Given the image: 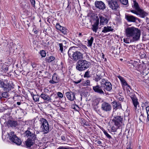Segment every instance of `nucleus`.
Instances as JSON below:
<instances>
[{
    "label": "nucleus",
    "instance_id": "57",
    "mask_svg": "<svg viewBox=\"0 0 149 149\" xmlns=\"http://www.w3.org/2000/svg\"><path fill=\"white\" fill-rule=\"evenodd\" d=\"M33 31L34 32V33L35 34H37L38 32V31L36 30H33Z\"/></svg>",
    "mask_w": 149,
    "mask_h": 149
},
{
    "label": "nucleus",
    "instance_id": "25",
    "mask_svg": "<svg viewBox=\"0 0 149 149\" xmlns=\"http://www.w3.org/2000/svg\"><path fill=\"white\" fill-rule=\"evenodd\" d=\"M40 97L44 100L46 101V102L48 103V99L49 95H47V94L45 93H42L40 95Z\"/></svg>",
    "mask_w": 149,
    "mask_h": 149
},
{
    "label": "nucleus",
    "instance_id": "42",
    "mask_svg": "<svg viewBox=\"0 0 149 149\" xmlns=\"http://www.w3.org/2000/svg\"><path fill=\"white\" fill-rule=\"evenodd\" d=\"M103 132L104 134L109 139L111 138V136L109 135L104 130L103 131Z\"/></svg>",
    "mask_w": 149,
    "mask_h": 149
},
{
    "label": "nucleus",
    "instance_id": "61",
    "mask_svg": "<svg viewBox=\"0 0 149 149\" xmlns=\"http://www.w3.org/2000/svg\"><path fill=\"white\" fill-rule=\"evenodd\" d=\"M127 149H131V148L130 147V146H127Z\"/></svg>",
    "mask_w": 149,
    "mask_h": 149
},
{
    "label": "nucleus",
    "instance_id": "55",
    "mask_svg": "<svg viewBox=\"0 0 149 149\" xmlns=\"http://www.w3.org/2000/svg\"><path fill=\"white\" fill-rule=\"evenodd\" d=\"M118 100L120 101H123V98L121 97H119L118 98Z\"/></svg>",
    "mask_w": 149,
    "mask_h": 149
},
{
    "label": "nucleus",
    "instance_id": "52",
    "mask_svg": "<svg viewBox=\"0 0 149 149\" xmlns=\"http://www.w3.org/2000/svg\"><path fill=\"white\" fill-rule=\"evenodd\" d=\"M146 110L147 115L149 114V106H148L146 107Z\"/></svg>",
    "mask_w": 149,
    "mask_h": 149
},
{
    "label": "nucleus",
    "instance_id": "16",
    "mask_svg": "<svg viewBox=\"0 0 149 149\" xmlns=\"http://www.w3.org/2000/svg\"><path fill=\"white\" fill-rule=\"evenodd\" d=\"M56 28L60 30L61 32L64 34H66L68 32V31L65 27L61 26L58 23H57L56 26Z\"/></svg>",
    "mask_w": 149,
    "mask_h": 149
},
{
    "label": "nucleus",
    "instance_id": "48",
    "mask_svg": "<svg viewBox=\"0 0 149 149\" xmlns=\"http://www.w3.org/2000/svg\"><path fill=\"white\" fill-rule=\"evenodd\" d=\"M123 41L124 42L126 43H129V38H124L123 39Z\"/></svg>",
    "mask_w": 149,
    "mask_h": 149
},
{
    "label": "nucleus",
    "instance_id": "38",
    "mask_svg": "<svg viewBox=\"0 0 149 149\" xmlns=\"http://www.w3.org/2000/svg\"><path fill=\"white\" fill-rule=\"evenodd\" d=\"M120 1L122 4L125 5H128V0H120Z\"/></svg>",
    "mask_w": 149,
    "mask_h": 149
},
{
    "label": "nucleus",
    "instance_id": "51",
    "mask_svg": "<svg viewBox=\"0 0 149 149\" xmlns=\"http://www.w3.org/2000/svg\"><path fill=\"white\" fill-rule=\"evenodd\" d=\"M61 138L63 141H65L66 140V139L64 136H61Z\"/></svg>",
    "mask_w": 149,
    "mask_h": 149
},
{
    "label": "nucleus",
    "instance_id": "39",
    "mask_svg": "<svg viewBox=\"0 0 149 149\" xmlns=\"http://www.w3.org/2000/svg\"><path fill=\"white\" fill-rule=\"evenodd\" d=\"M145 117L144 116V114L141 113L139 117V119L140 121L143 122L144 120Z\"/></svg>",
    "mask_w": 149,
    "mask_h": 149
},
{
    "label": "nucleus",
    "instance_id": "43",
    "mask_svg": "<svg viewBox=\"0 0 149 149\" xmlns=\"http://www.w3.org/2000/svg\"><path fill=\"white\" fill-rule=\"evenodd\" d=\"M84 77H90V76L89 75V72L88 71H87L85 72V73L84 75Z\"/></svg>",
    "mask_w": 149,
    "mask_h": 149
},
{
    "label": "nucleus",
    "instance_id": "24",
    "mask_svg": "<svg viewBox=\"0 0 149 149\" xmlns=\"http://www.w3.org/2000/svg\"><path fill=\"white\" fill-rule=\"evenodd\" d=\"M7 124L8 126L15 127L17 125V123L16 121L10 120L8 122Z\"/></svg>",
    "mask_w": 149,
    "mask_h": 149
},
{
    "label": "nucleus",
    "instance_id": "8",
    "mask_svg": "<svg viewBox=\"0 0 149 149\" xmlns=\"http://www.w3.org/2000/svg\"><path fill=\"white\" fill-rule=\"evenodd\" d=\"M0 87L3 88L5 91H9L13 88L11 84L7 82H3L0 80Z\"/></svg>",
    "mask_w": 149,
    "mask_h": 149
},
{
    "label": "nucleus",
    "instance_id": "33",
    "mask_svg": "<svg viewBox=\"0 0 149 149\" xmlns=\"http://www.w3.org/2000/svg\"><path fill=\"white\" fill-rule=\"evenodd\" d=\"M1 95L2 97L3 98H7L9 97V94L7 91L3 92L2 93Z\"/></svg>",
    "mask_w": 149,
    "mask_h": 149
},
{
    "label": "nucleus",
    "instance_id": "45",
    "mask_svg": "<svg viewBox=\"0 0 149 149\" xmlns=\"http://www.w3.org/2000/svg\"><path fill=\"white\" fill-rule=\"evenodd\" d=\"M58 97H59L60 98H61L63 97V95L62 93L61 92H58L57 93V95H56Z\"/></svg>",
    "mask_w": 149,
    "mask_h": 149
},
{
    "label": "nucleus",
    "instance_id": "10",
    "mask_svg": "<svg viewBox=\"0 0 149 149\" xmlns=\"http://www.w3.org/2000/svg\"><path fill=\"white\" fill-rule=\"evenodd\" d=\"M35 132H32L30 129L28 128V130L26 131L25 132L26 136L28 139L30 140H35L36 138L35 135Z\"/></svg>",
    "mask_w": 149,
    "mask_h": 149
},
{
    "label": "nucleus",
    "instance_id": "19",
    "mask_svg": "<svg viewBox=\"0 0 149 149\" xmlns=\"http://www.w3.org/2000/svg\"><path fill=\"white\" fill-rule=\"evenodd\" d=\"M59 80V78L57 74L54 73L53 75L52 80L49 81V82L51 84H54L58 83Z\"/></svg>",
    "mask_w": 149,
    "mask_h": 149
},
{
    "label": "nucleus",
    "instance_id": "54",
    "mask_svg": "<svg viewBox=\"0 0 149 149\" xmlns=\"http://www.w3.org/2000/svg\"><path fill=\"white\" fill-rule=\"evenodd\" d=\"M81 80L80 79V80H78L77 81H75L74 83L76 84H78L80 83L81 82Z\"/></svg>",
    "mask_w": 149,
    "mask_h": 149
},
{
    "label": "nucleus",
    "instance_id": "41",
    "mask_svg": "<svg viewBox=\"0 0 149 149\" xmlns=\"http://www.w3.org/2000/svg\"><path fill=\"white\" fill-rule=\"evenodd\" d=\"M40 54L41 56L43 57H45L46 55L45 51L43 50H42L40 51Z\"/></svg>",
    "mask_w": 149,
    "mask_h": 149
},
{
    "label": "nucleus",
    "instance_id": "26",
    "mask_svg": "<svg viewBox=\"0 0 149 149\" xmlns=\"http://www.w3.org/2000/svg\"><path fill=\"white\" fill-rule=\"evenodd\" d=\"M113 30V29H112V28L111 26H105L104 27L103 29L102 30V32L104 33H106L108 32L112 31Z\"/></svg>",
    "mask_w": 149,
    "mask_h": 149
},
{
    "label": "nucleus",
    "instance_id": "27",
    "mask_svg": "<svg viewBox=\"0 0 149 149\" xmlns=\"http://www.w3.org/2000/svg\"><path fill=\"white\" fill-rule=\"evenodd\" d=\"M66 43V42H64L63 43H59L58 44V45L60 47L59 49L61 52H62L63 51V47L65 48H66V46L65 45Z\"/></svg>",
    "mask_w": 149,
    "mask_h": 149
},
{
    "label": "nucleus",
    "instance_id": "34",
    "mask_svg": "<svg viewBox=\"0 0 149 149\" xmlns=\"http://www.w3.org/2000/svg\"><path fill=\"white\" fill-rule=\"evenodd\" d=\"M112 120L114 122V125L117 127V128H119L120 126L121 123H122L116 121L112 119Z\"/></svg>",
    "mask_w": 149,
    "mask_h": 149
},
{
    "label": "nucleus",
    "instance_id": "9",
    "mask_svg": "<svg viewBox=\"0 0 149 149\" xmlns=\"http://www.w3.org/2000/svg\"><path fill=\"white\" fill-rule=\"evenodd\" d=\"M130 96L134 106V109L135 110H136L137 107H139V106L138 100L134 94H131Z\"/></svg>",
    "mask_w": 149,
    "mask_h": 149
},
{
    "label": "nucleus",
    "instance_id": "53",
    "mask_svg": "<svg viewBox=\"0 0 149 149\" xmlns=\"http://www.w3.org/2000/svg\"><path fill=\"white\" fill-rule=\"evenodd\" d=\"M141 110L140 109H138L137 111H136V114H139V113L140 114L141 113Z\"/></svg>",
    "mask_w": 149,
    "mask_h": 149
},
{
    "label": "nucleus",
    "instance_id": "49",
    "mask_svg": "<svg viewBox=\"0 0 149 149\" xmlns=\"http://www.w3.org/2000/svg\"><path fill=\"white\" fill-rule=\"evenodd\" d=\"M118 128L117 127H114L113 126L111 127V130L113 132H116Z\"/></svg>",
    "mask_w": 149,
    "mask_h": 149
},
{
    "label": "nucleus",
    "instance_id": "4",
    "mask_svg": "<svg viewBox=\"0 0 149 149\" xmlns=\"http://www.w3.org/2000/svg\"><path fill=\"white\" fill-rule=\"evenodd\" d=\"M90 63L85 60H80L77 62L76 69L79 71H83L88 68Z\"/></svg>",
    "mask_w": 149,
    "mask_h": 149
},
{
    "label": "nucleus",
    "instance_id": "59",
    "mask_svg": "<svg viewBox=\"0 0 149 149\" xmlns=\"http://www.w3.org/2000/svg\"><path fill=\"white\" fill-rule=\"evenodd\" d=\"M147 118L148 121H149V114L147 115Z\"/></svg>",
    "mask_w": 149,
    "mask_h": 149
},
{
    "label": "nucleus",
    "instance_id": "12",
    "mask_svg": "<svg viewBox=\"0 0 149 149\" xmlns=\"http://www.w3.org/2000/svg\"><path fill=\"white\" fill-rule=\"evenodd\" d=\"M95 5L96 7L101 10H104L106 8L105 4L101 1H96Z\"/></svg>",
    "mask_w": 149,
    "mask_h": 149
},
{
    "label": "nucleus",
    "instance_id": "56",
    "mask_svg": "<svg viewBox=\"0 0 149 149\" xmlns=\"http://www.w3.org/2000/svg\"><path fill=\"white\" fill-rule=\"evenodd\" d=\"M34 132H35V134H38L39 133V132L38 131V130H35L34 131Z\"/></svg>",
    "mask_w": 149,
    "mask_h": 149
},
{
    "label": "nucleus",
    "instance_id": "21",
    "mask_svg": "<svg viewBox=\"0 0 149 149\" xmlns=\"http://www.w3.org/2000/svg\"><path fill=\"white\" fill-rule=\"evenodd\" d=\"M99 24V18L97 19L94 24L92 25L91 29L95 32L96 33L98 29V26Z\"/></svg>",
    "mask_w": 149,
    "mask_h": 149
},
{
    "label": "nucleus",
    "instance_id": "6",
    "mask_svg": "<svg viewBox=\"0 0 149 149\" xmlns=\"http://www.w3.org/2000/svg\"><path fill=\"white\" fill-rule=\"evenodd\" d=\"M108 3L109 8L112 10L118 11L119 10V6L117 0H109Z\"/></svg>",
    "mask_w": 149,
    "mask_h": 149
},
{
    "label": "nucleus",
    "instance_id": "1",
    "mask_svg": "<svg viewBox=\"0 0 149 149\" xmlns=\"http://www.w3.org/2000/svg\"><path fill=\"white\" fill-rule=\"evenodd\" d=\"M125 34L127 37H132L133 41H135L139 40L141 35V31L138 29L132 26L126 29Z\"/></svg>",
    "mask_w": 149,
    "mask_h": 149
},
{
    "label": "nucleus",
    "instance_id": "36",
    "mask_svg": "<svg viewBox=\"0 0 149 149\" xmlns=\"http://www.w3.org/2000/svg\"><path fill=\"white\" fill-rule=\"evenodd\" d=\"M102 77L100 75H96V76L94 77L93 79L96 82H98L101 79Z\"/></svg>",
    "mask_w": 149,
    "mask_h": 149
},
{
    "label": "nucleus",
    "instance_id": "14",
    "mask_svg": "<svg viewBox=\"0 0 149 149\" xmlns=\"http://www.w3.org/2000/svg\"><path fill=\"white\" fill-rule=\"evenodd\" d=\"M65 95L68 100L71 101L74 100L76 99L75 93L72 91H70L66 93Z\"/></svg>",
    "mask_w": 149,
    "mask_h": 149
},
{
    "label": "nucleus",
    "instance_id": "2",
    "mask_svg": "<svg viewBox=\"0 0 149 149\" xmlns=\"http://www.w3.org/2000/svg\"><path fill=\"white\" fill-rule=\"evenodd\" d=\"M78 47L75 46L71 47L68 50V53L69 56H72L71 58L77 61L78 60L82 59L83 58V54L81 51L83 49H80V51L77 50Z\"/></svg>",
    "mask_w": 149,
    "mask_h": 149
},
{
    "label": "nucleus",
    "instance_id": "47",
    "mask_svg": "<svg viewBox=\"0 0 149 149\" xmlns=\"http://www.w3.org/2000/svg\"><path fill=\"white\" fill-rule=\"evenodd\" d=\"M30 1L32 5L35 7V0H30Z\"/></svg>",
    "mask_w": 149,
    "mask_h": 149
},
{
    "label": "nucleus",
    "instance_id": "3",
    "mask_svg": "<svg viewBox=\"0 0 149 149\" xmlns=\"http://www.w3.org/2000/svg\"><path fill=\"white\" fill-rule=\"evenodd\" d=\"M132 7L135 10H131L130 11L137 15H139L140 17L144 18L147 15L146 12L140 8L138 3L136 0H133Z\"/></svg>",
    "mask_w": 149,
    "mask_h": 149
},
{
    "label": "nucleus",
    "instance_id": "35",
    "mask_svg": "<svg viewBox=\"0 0 149 149\" xmlns=\"http://www.w3.org/2000/svg\"><path fill=\"white\" fill-rule=\"evenodd\" d=\"M108 81L104 79H102L101 80V81L100 82V85L101 87H103L104 85L107 82H108Z\"/></svg>",
    "mask_w": 149,
    "mask_h": 149
},
{
    "label": "nucleus",
    "instance_id": "17",
    "mask_svg": "<svg viewBox=\"0 0 149 149\" xmlns=\"http://www.w3.org/2000/svg\"><path fill=\"white\" fill-rule=\"evenodd\" d=\"M111 103L113 108V114L114 111H116L118 109H122L121 105L120 103L116 101H114Z\"/></svg>",
    "mask_w": 149,
    "mask_h": 149
},
{
    "label": "nucleus",
    "instance_id": "13",
    "mask_svg": "<svg viewBox=\"0 0 149 149\" xmlns=\"http://www.w3.org/2000/svg\"><path fill=\"white\" fill-rule=\"evenodd\" d=\"M98 17L100 19V25H104L107 24L108 22V20L102 14H99Z\"/></svg>",
    "mask_w": 149,
    "mask_h": 149
},
{
    "label": "nucleus",
    "instance_id": "40",
    "mask_svg": "<svg viewBox=\"0 0 149 149\" xmlns=\"http://www.w3.org/2000/svg\"><path fill=\"white\" fill-rule=\"evenodd\" d=\"M90 81L89 80L85 81L84 82L83 84L84 86L89 85L90 84Z\"/></svg>",
    "mask_w": 149,
    "mask_h": 149
},
{
    "label": "nucleus",
    "instance_id": "32",
    "mask_svg": "<svg viewBox=\"0 0 149 149\" xmlns=\"http://www.w3.org/2000/svg\"><path fill=\"white\" fill-rule=\"evenodd\" d=\"M33 96V99L35 102H38L39 101V96L38 95H33L31 94Z\"/></svg>",
    "mask_w": 149,
    "mask_h": 149
},
{
    "label": "nucleus",
    "instance_id": "15",
    "mask_svg": "<svg viewBox=\"0 0 149 149\" xmlns=\"http://www.w3.org/2000/svg\"><path fill=\"white\" fill-rule=\"evenodd\" d=\"M125 18L129 22H135L137 20H140L138 18L131 15H125Z\"/></svg>",
    "mask_w": 149,
    "mask_h": 149
},
{
    "label": "nucleus",
    "instance_id": "50",
    "mask_svg": "<svg viewBox=\"0 0 149 149\" xmlns=\"http://www.w3.org/2000/svg\"><path fill=\"white\" fill-rule=\"evenodd\" d=\"M31 65L33 68H35L36 67V65L34 63H31Z\"/></svg>",
    "mask_w": 149,
    "mask_h": 149
},
{
    "label": "nucleus",
    "instance_id": "37",
    "mask_svg": "<svg viewBox=\"0 0 149 149\" xmlns=\"http://www.w3.org/2000/svg\"><path fill=\"white\" fill-rule=\"evenodd\" d=\"M140 57L141 58H145L146 56V54L145 52H140L139 54Z\"/></svg>",
    "mask_w": 149,
    "mask_h": 149
},
{
    "label": "nucleus",
    "instance_id": "63",
    "mask_svg": "<svg viewBox=\"0 0 149 149\" xmlns=\"http://www.w3.org/2000/svg\"><path fill=\"white\" fill-rule=\"evenodd\" d=\"M47 21L48 22H49V19H48L47 20Z\"/></svg>",
    "mask_w": 149,
    "mask_h": 149
},
{
    "label": "nucleus",
    "instance_id": "7",
    "mask_svg": "<svg viewBox=\"0 0 149 149\" xmlns=\"http://www.w3.org/2000/svg\"><path fill=\"white\" fill-rule=\"evenodd\" d=\"M9 139L12 142L15 143L17 145H20L21 144L22 141L20 139L14 134L13 132H10L8 134Z\"/></svg>",
    "mask_w": 149,
    "mask_h": 149
},
{
    "label": "nucleus",
    "instance_id": "46",
    "mask_svg": "<svg viewBox=\"0 0 149 149\" xmlns=\"http://www.w3.org/2000/svg\"><path fill=\"white\" fill-rule=\"evenodd\" d=\"M8 70V67L7 66L3 67V70L5 72H7Z\"/></svg>",
    "mask_w": 149,
    "mask_h": 149
},
{
    "label": "nucleus",
    "instance_id": "20",
    "mask_svg": "<svg viewBox=\"0 0 149 149\" xmlns=\"http://www.w3.org/2000/svg\"><path fill=\"white\" fill-rule=\"evenodd\" d=\"M58 98V96L55 94H52L49 95L48 103H53L55 102Z\"/></svg>",
    "mask_w": 149,
    "mask_h": 149
},
{
    "label": "nucleus",
    "instance_id": "29",
    "mask_svg": "<svg viewBox=\"0 0 149 149\" xmlns=\"http://www.w3.org/2000/svg\"><path fill=\"white\" fill-rule=\"evenodd\" d=\"M94 38L93 37H91L90 40H88V46L89 47H91L92 45Z\"/></svg>",
    "mask_w": 149,
    "mask_h": 149
},
{
    "label": "nucleus",
    "instance_id": "31",
    "mask_svg": "<svg viewBox=\"0 0 149 149\" xmlns=\"http://www.w3.org/2000/svg\"><path fill=\"white\" fill-rule=\"evenodd\" d=\"M34 140H30L28 139L26 143V145L28 147H30L33 145V142L32 141Z\"/></svg>",
    "mask_w": 149,
    "mask_h": 149
},
{
    "label": "nucleus",
    "instance_id": "62",
    "mask_svg": "<svg viewBox=\"0 0 149 149\" xmlns=\"http://www.w3.org/2000/svg\"><path fill=\"white\" fill-rule=\"evenodd\" d=\"M146 21H147V22H148V21H147V20H148V18H147V17H146Z\"/></svg>",
    "mask_w": 149,
    "mask_h": 149
},
{
    "label": "nucleus",
    "instance_id": "23",
    "mask_svg": "<svg viewBox=\"0 0 149 149\" xmlns=\"http://www.w3.org/2000/svg\"><path fill=\"white\" fill-rule=\"evenodd\" d=\"M105 90L107 91H110L112 89V85L111 83L108 82L106 83L103 86Z\"/></svg>",
    "mask_w": 149,
    "mask_h": 149
},
{
    "label": "nucleus",
    "instance_id": "58",
    "mask_svg": "<svg viewBox=\"0 0 149 149\" xmlns=\"http://www.w3.org/2000/svg\"><path fill=\"white\" fill-rule=\"evenodd\" d=\"M17 104L18 105H20L21 104V102H17Z\"/></svg>",
    "mask_w": 149,
    "mask_h": 149
},
{
    "label": "nucleus",
    "instance_id": "18",
    "mask_svg": "<svg viewBox=\"0 0 149 149\" xmlns=\"http://www.w3.org/2000/svg\"><path fill=\"white\" fill-rule=\"evenodd\" d=\"M101 86L97 85L96 86L93 87V88L94 91L100 94H104V92L102 89Z\"/></svg>",
    "mask_w": 149,
    "mask_h": 149
},
{
    "label": "nucleus",
    "instance_id": "5",
    "mask_svg": "<svg viewBox=\"0 0 149 149\" xmlns=\"http://www.w3.org/2000/svg\"><path fill=\"white\" fill-rule=\"evenodd\" d=\"M41 131L44 134L49 132V126L47 120L44 118H41L39 120Z\"/></svg>",
    "mask_w": 149,
    "mask_h": 149
},
{
    "label": "nucleus",
    "instance_id": "22",
    "mask_svg": "<svg viewBox=\"0 0 149 149\" xmlns=\"http://www.w3.org/2000/svg\"><path fill=\"white\" fill-rule=\"evenodd\" d=\"M118 78L120 80L122 86H127L128 87H130V86L127 84V82L124 78L120 76H118Z\"/></svg>",
    "mask_w": 149,
    "mask_h": 149
},
{
    "label": "nucleus",
    "instance_id": "60",
    "mask_svg": "<svg viewBox=\"0 0 149 149\" xmlns=\"http://www.w3.org/2000/svg\"><path fill=\"white\" fill-rule=\"evenodd\" d=\"M79 37H80V36H82V34H81V33H79Z\"/></svg>",
    "mask_w": 149,
    "mask_h": 149
},
{
    "label": "nucleus",
    "instance_id": "28",
    "mask_svg": "<svg viewBox=\"0 0 149 149\" xmlns=\"http://www.w3.org/2000/svg\"><path fill=\"white\" fill-rule=\"evenodd\" d=\"M123 118L121 116H117L114 117V118L113 119V120H114L116 121L120 122L122 123V121L123 120Z\"/></svg>",
    "mask_w": 149,
    "mask_h": 149
},
{
    "label": "nucleus",
    "instance_id": "64",
    "mask_svg": "<svg viewBox=\"0 0 149 149\" xmlns=\"http://www.w3.org/2000/svg\"><path fill=\"white\" fill-rule=\"evenodd\" d=\"M2 97H0V100L1 99Z\"/></svg>",
    "mask_w": 149,
    "mask_h": 149
},
{
    "label": "nucleus",
    "instance_id": "44",
    "mask_svg": "<svg viewBox=\"0 0 149 149\" xmlns=\"http://www.w3.org/2000/svg\"><path fill=\"white\" fill-rule=\"evenodd\" d=\"M96 144H97L98 146H101L102 142L101 140H97L95 141Z\"/></svg>",
    "mask_w": 149,
    "mask_h": 149
},
{
    "label": "nucleus",
    "instance_id": "30",
    "mask_svg": "<svg viewBox=\"0 0 149 149\" xmlns=\"http://www.w3.org/2000/svg\"><path fill=\"white\" fill-rule=\"evenodd\" d=\"M55 57L53 56H50L47 57L46 58V61L48 63H50L55 59Z\"/></svg>",
    "mask_w": 149,
    "mask_h": 149
},
{
    "label": "nucleus",
    "instance_id": "11",
    "mask_svg": "<svg viewBox=\"0 0 149 149\" xmlns=\"http://www.w3.org/2000/svg\"><path fill=\"white\" fill-rule=\"evenodd\" d=\"M101 108L104 111L109 112L111 110L112 107L109 103L106 102H104L101 104Z\"/></svg>",
    "mask_w": 149,
    "mask_h": 149
}]
</instances>
